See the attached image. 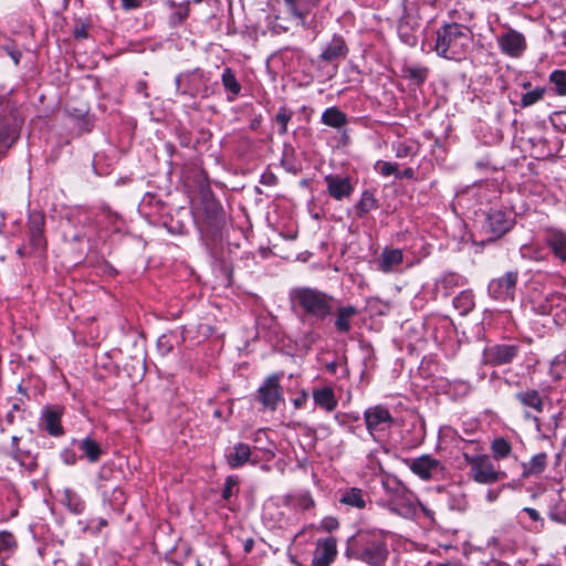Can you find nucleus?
<instances>
[{"instance_id": "f257e3e1", "label": "nucleus", "mask_w": 566, "mask_h": 566, "mask_svg": "<svg viewBox=\"0 0 566 566\" xmlns=\"http://www.w3.org/2000/svg\"><path fill=\"white\" fill-rule=\"evenodd\" d=\"M289 297L292 310L298 313L304 322L307 319L323 322L335 310V297L314 287H294L290 291Z\"/></svg>"}, {"instance_id": "f03ea898", "label": "nucleus", "mask_w": 566, "mask_h": 566, "mask_svg": "<svg viewBox=\"0 0 566 566\" xmlns=\"http://www.w3.org/2000/svg\"><path fill=\"white\" fill-rule=\"evenodd\" d=\"M345 556L369 566H385L389 556L384 532L360 531L346 541Z\"/></svg>"}, {"instance_id": "7ed1b4c3", "label": "nucleus", "mask_w": 566, "mask_h": 566, "mask_svg": "<svg viewBox=\"0 0 566 566\" xmlns=\"http://www.w3.org/2000/svg\"><path fill=\"white\" fill-rule=\"evenodd\" d=\"M472 41L468 27L450 23L437 31L434 51L441 57L460 61L464 57Z\"/></svg>"}, {"instance_id": "20e7f679", "label": "nucleus", "mask_w": 566, "mask_h": 566, "mask_svg": "<svg viewBox=\"0 0 566 566\" xmlns=\"http://www.w3.org/2000/svg\"><path fill=\"white\" fill-rule=\"evenodd\" d=\"M465 464L469 467V476L480 484H493L507 478L505 471L495 468L488 454L463 453Z\"/></svg>"}, {"instance_id": "39448f33", "label": "nucleus", "mask_w": 566, "mask_h": 566, "mask_svg": "<svg viewBox=\"0 0 566 566\" xmlns=\"http://www.w3.org/2000/svg\"><path fill=\"white\" fill-rule=\"evenodd\" d=\"M521 345L518 343H502L489 345L482 354L484 365L492 367L509 365L520 355Z\"/></svg>"}, {"instance_id": "423d86ee", "label": "nucleus", "mask_w": 566, "mask_h": 566, "mask_svg": "<svg viewBox=\"0 0 566 566\" xmlns=\"http://www.w3.org/2000/svg\"><path fill=\"white\" fill-rule=\"evenodd\" d=\"M45 216L41 211L29 213L27 222L29 248L34 253H43L46 249V238L44 235Z\"/></svg>"}, {"instance_id": "0eeeda50", "label": "nucleus", "mask_w": 566, "mask_h": 566, "mask_svg": "<svg viewBox=\"0 0 566 566\" xmlns=\"http://www.w3.org/2000/svg\"><path fill=\"white\" fill-rule=\"evenodd\" d=\"M22 123V119L13 113L0 117V157L6 156L19 139Z\"/></svg>"}, {"instance_id": "6e6552de", "label": "nucleus", "mask_w": 566, "mask_h": 566, "mask_svg": "<svg viewBox=\"0 0 566 566\" xmlns=\"http://www.w3.org/2000/svg\"><path fill=\"white\" fill-rule=\"evenodd\" d=\"M364 419L366 428L374 439L376 433L390 429L394 423L390 411L380 405L367 408Z\"/></svg>"}, {"instance_id": "1a4fd4ad", "label": "nucleus", "mask_w": 566, "mask_h": 566, "mask_svg": "<svg viewBox=\"0 0 566 566\" xmlns=\"http://www.w3.org/2000/svg\"><path fill=\"white\" fill-rule=\"evenodd\" d=\"M514 226V219L503 210H491L483 229L490 240H496L507 233Z\"/></svg>"}, {"instance_id": "9d476101", "label": "nucleus", "mask_w": 566, "mask_h": 566, "mask_svg": "<svg viewBox=\"0 0 566 566\" xmlns=\"http://www.w3.org/2000/svg\"><path fill=\"white\" fill-rule=\"evenodd\" d=\"M517 277V271H509L503 276L491 280L488 286L489 294L499 301L513 300Z\"/></svg>"}, {"instance_id": "9b49d317", "label": "nucleus", "mask_w": 566, "mask_h": 566, "mask_svg": "<svg viewBox=\"0 0 566 566\" xmlns=\"http://www.w3.org/2000/svg\"><path fill=\"white\" fill-rule=\"evenodd\" d=\"M409 468L416 475L424 481L431 480L437 475L442 474L444 471L442 463L430 454H423L412 459Z\"/></svg>"}, {"instance_id": "f8f14e48", "label": "nucleus", "mask_w": 566, "mask_h": 566, "mask_svg": "<svg viewBox=\"0 0 566 566\" xmlns=\"http://www.w3.org/2000/svg\"><path fill=\"white\" fill-rule=\"evenodd\" d=\"M258 399L264 408L275 410L282 399V388L277 375L269 376L258 390Z\"/></svg>"}, {"instance_id": "ddd939ff", "label": "nucleus", "mask_w": 566, "mask_h": 566, "mask_svg": "<svg viewBox=\"0 0 566 566\" xmlns=\"http://www.w3.org/2000/svg\"><path fill=\"white\" fill-rule=\"evenodd\" d=\"M543 240L554 256L562 263H566V231L556 227L542 229Z\"/></svg>"}, {"instance_id": "4468645a", "label": "nucleus", "mask_w": 566, "mask_h": 566, "mask_svg": "<svg viewBox=\"0 0 566 566\" xmlns=\"http://www.w3.org/2000/svg\"><path fill=\"white\" fill-rule=\"evenodd\" d=\"M499 45L506 55L518 57L526 49V40L521 32L510 29L499 38Z\"/></svg>"}, {"instance_id": "2eb2a0df", "label": "nucleus", "mask_w": 566, "mask_h": 566, "mask_svg": "<svg viewBox=\"0 0 566 566\" xmlns=\"http://www.w3.org/2000/svg\"><path fill=\"white\" fill-rule=\"evenodd\" d=\"M325 182L328 195L335 200L348 198L354 191V186L348 177L328 175L325 177Z\"/></svg>"}, {"instance_id": "dca6fc26", "label": "nucleus", "mask_w": 566, "mask_h": 566, "mask_svg": "<svg viewBox=\"0 0 566 566\" xmlns=\"http://www.w3.org/2000/svg\"><path fill=\"white\" fill-rule=\"evenodd\" d=\"M337 554V543L334 537L319 539L313 557V566H329Z\"/></svg>"}, {"instance_id": "f3484780", "label": "nucleus", "mask_w": 566, "mask_h": 566, "mask_svg": "<svg viewBox=\"0 0 566 566\" xmlns=\"http://www.w3.org/2000/svg\"><path fill=\"white\" fill-rule=\"evenodd\" d=\"M348 48L340 35H334L319 54V60L324 62H336L345 59Z\"/></svg>"}, {"instance_id": "a211bd4d", "label": "nucleus", "mask_w": 566, "mask_h": 566, "mask_svg": "<svg viewBox=\"0 0 566 566\" xmlns=\"http://www.w3.org/2000/svg\"><path fill=\"white\" fill-rule=\"evenodd\" d=\"M358 314L354 305L338 306L335 313L334 327L338 334H347L352 329V319Z\"/></svg>"}, {"instance_id": "6ab92c4d", "label": "nucleus", "mask_w": 566, "mask_h": 566, "mask_svg": "<svg viewBox=\"0 0 566 566\" xmlns=\"http://www.w3.org/2000/svg\"><path fill=\"white\" fill-rule=\"evenodd\" d=\"M322 0H284L291 14L298 19L303 25L306 23L307 13L321 3Z\"/></svg>"}, {"instance_id": "aec40b11", "label": "nucleus", "mask_w": 566, "mask_h": 566, "mask_svg": "<svg viewBox=\"0 0 566 566\" xmlns=\"http://www.w3.org/2000/svg\"><path fill=\"white\" fill-rule=\"evenodd\" d=\"M61 411L55 408L46 407L41 417L42 427L52 436H60L63 432L61 426Z\"/></svg>"}, {"instance_id": "412c9836", "label": "nucleus", "mask_w": 566, "mask_h": 566, "mask_svg": "<svg viewBox=\"0 0 566 566\" xmlns=\"http://www.w3.org/2000/svg\"><path fill=\"white\" fill-rule=\"evenodd\" d=\"M523 472L522 478L541 475L547 467V454L545 452L537 453L531 458L526 463H522Z\"/></svg>"}, {"instance_id": "4be33fe9", "label": "nucleus", "mask_w": 566, "mask_h": 566, "mask_svg": "<svg viewBox=\"0 0 566 566\" xmlns=\"http://www.w3.org/2000/svg\"><path fill=\"white\" fill-rule=\"evenodd\" d=\"M251 455V448L247 443H237L229 453L226 454L227 463L231 468L244 465Z\"/></svg>"}, {"instance_id": "5701e85b", "label": "nucleus", "mask_w": 566, "mask_h": 566, "mask_svg": "<svg viewBox=\"0 0 566 566\" xmlns=\"http://www.w3.org/2000/svg\"><path fill=\"white\" fill-rule=\"evenodd\" d=\"M402 258L400 249H385L378 261V269L384 273H389L402 262Z\"/></svg>"}, {"instance_id": "b1692460", "label": "nucleus", "mask_w": 566, "mask_h": 566, "mask_svg": "<svg viewBox=\"0 0 566 566\" xmlns=\"http://www.w3.org/2000/svg\"><path fill=\"white\" fill-rule=\"evenodd\" d=\"M80 451L81 458L87 459L90 462H97L103 453L101 446L91 437H86L75 442Z\"/></svg>"}, {"instance_id": "393cba45", "label": "nucleus", "mask_w": 566, "mask_h": 566, "mask_svg": "<svg viewBox=\"0 0 566 566\" xmlns=\"http://www.w3.org/2000/svg\"><path fill=\"white\" fill-rule=\"evenodd\" d=\"M515 398L520 401L521 405L531 408L538 413L543 412L544 410V402L542 396L535 389L518 391L516 392Z\"/></svg>"}, {"instance_id": "a878e982", "label": "nucleus", "mask_w": 566, "mask_h": 566, "mask_svg": "<svg viewBox=\"0 0 566 566\" xmlns=\"http://www.w3.org/2000/svg\"><path fill=\"white\" fill-rule=\"evenodd\" d=\"M313 399L316 406L333 411L337 407L334 390L331 387H323L313 391Z\"/></svg>"}, {"instance_id": "bb28decb", "label": "nucleus", "mask_w": 566, "mask_h": 566, "mask_svg": "<svg viewBox=\"0 0 566 566\" xmlns=\"http://www.w3.org/2000/svg\"><path fill=\"white\" fill-rule=\"evenodd\" d=\"M401 9L402 14L399 18L398 31L400 35L408 36L409 31L419 27V19L411 13V8L406 3V1L402 2Z\"/></svg>"}, {"instance_id": "cd10ccee", "label": "nucleus", "mask_w": 566, "mask_h": 566, "mask_svg": "<svg viewBox=\"0 0 566 566\" xmlns=\"http://www.w3.org/2000/svg\"><path fill=\"white\" fill-rule=\"evenodd\" d=\"M366 497L367 495L361 489L350 488L342 494L339 503L358 510H363L365 509L367 503Z\"/></svg>"}, {"instance_id": "c85d7f7f", "label": "nucleus", "mask_w": 566, "mask_h": 566, "mask_svg": "<svg viewBox=\"0 0 566 566\" xmlns=\"http://www.w3.org/2000/svg\"><path fill=\"white\" fill-rule=\"evenodd\" d=\"M562 295L559 293H549L543 298L533 300V311L541 315H548L553 311L554 306L558 305Z\"/></svg>"}, {"instance_id": "c756f323", "label": "nucleus", "mask_w": 566, "mask_h": 566, "mask_svg": "<svg viewBox=\"0 0 566 566\" xmlns=\"http://www.w3.org/2000/svg\"><path fill=\"white\" fill-rule=\"evenodd\" d=\"M322 123L333 128H342L347 123V116L337 107H328L322 114Z\"/></svg>"}, {"instance_id": "7c9ffc66", "label": "nucleus", "mask_w": 566, "mask_h": 566, "mask_svg": "<svg viewBox=\"0 0 566 566\" xmlns=\"http://www.w3.org/2000/svg\"><path fill=\"white\" fill-rule=\"evenodd\" d=\"M61 502L73 514H81L85 510V503L82 497L72 489H65Z\"/></svg>"}, {"instance_id": "2f4dec72", "label": "nucleus", "mask_w": 566, "mask_h": 566, "mask_svg": "<svg viewBox=\"0 0 566 566\" xmlns=\"http://www.w3.org/2000/svg\"><path fill=\"white\" fill-rule=\"evenodd\" d=\"M492 457L494 460L500 461L507 459L512 455V443L505 438H495L490 446Z\"/></svg>"}, {"instance_id": "473e14b6", "label": "nucleus", "mask_w": 566, "mask_h": 566, "mask_svg": "<svg viewBox=\"0 0 566 566\" xmlns=\"http://www.w3.org/2000/svg\"><path fill=\"white\" fill-rule=\"evenodd\" d=\"M378 200L375 198L370 190H365L361 193L360 200L355 206L357 217L363 218L371 210L378 208Z\"/></svg>"}, {"instance_id": "72a5a7b5", "label": "nucleus", "mask_w": 566, "mask_h": 566, "mask_svg": "<svg viewBox=\"0 0 566 566\" xmlns=\"http://www.w3.org/2000/svg\"><path fill=\"white\" fill-rule=\"evenodd\" d=\"M223 87L232 95L229 101H233L241 93V85L238 82L232 69L226 67L221 76Z\"/></svg>"}, {"instance_id": "f704fd0d", "label": "nucleus", "mask_w": 566, "mask_h": 566, "mask_svg": "<svg viewBox=\"0 0 566 566\" xmlns=\"http://www.w3.org/2000/svg\"><path fill=\"white\" fill-rule=\"evenodd\" d=\"M190 12V2L185 1L178 4L176 9L172 10L171 14L168 18V25L170 28H177L181 25L187 18L189 17Z\"/></svg>"}, {"instance_id": "c9c22d12", "label": "nucleus", "mask_w": 566, "mask_h": 566, "mask_svg": "<svg viewBox=\"0 0 566 566\" xmlns=\"http://www.w3.org/2000/svg\"><path fill=\"white\" fill-rule=\"evenodd\" d=\"M405 75L416 84L421 85L427 80L429 70L426 66L410 65L403 69Z\"/></svg>"}, {"instance_id": "e433bc0d", "label": "nucleus", "mask_w": 566, "mask_h": 566, "mask_svg": "<svg viewBox=\"0 0 566 566\" xmlns=\"http://www.w3.org/2000/svg\"><path fill=\"white\" fill-rule=\"evenodd\" d=\"M453 304L462 314H467L474 307L473 296L469 292H461L457 297H454Z\"/></svg>"}, {"instance_id": "4c0bfd02", "label": "nucleus", "mask_w": 566, "mask_h": 566, "mask_svg": "<svg viewBox=\"0 0 566 566\" xmlns=\"http://www.w3.org/2000/svg\"><path fill=\"white\" fill-rule=\"evenodd\" d=\"M549 82L554 85L556 94L566 95V72L564 70L553 71Z\"/></svg>"}, {"instance_id": "58836bf2", "label": "nucleus", "mask_w": 566, "mask_h": 566, "mask_svg": "<svg viewBox=\"0 0 566 566\" xmlns=\"http://www.w3.org/2000/svg\"><path fill=\"white\" fill-rule=\"evenodd\" d=\"M545 92L546 90L544 87H536L535 90L523 94L521 98V106L530 107L534 105L535 103L543 99Z\"/></svg>"}, {"instance_id": "ea45409f", "label": "nucleus", "mask_w": 566, "mask_h": 566, "mask_svg": "<svg viewBox=\"0 0 566 566\" xmlns=\"http://www.w3.org/2000/svg\"><path fill=\"white\" fill-rule=\"evenodd\" d=\"M292 118V112L286 108H280L275 116V122L280 125L279 134L285 135L287 133V124Z\"/></svg>"}, {"instance_id": "a19ab883", "label": "nucleus", "mask_w": 566, "mask_h": 566, "mask_svg": "<svg viewBox=\"0 0 566 566\" xmlns=\"http://www.w3.org/2000/svg\"><path fill=\"white\" fill-rule=\"evenodd\" d=\"M190 78V74L186 73H181V74H178L176 77H175V84H176V91L178 94L180 95H190V96H195L196 95V90H193L192 87H184L182 86V83L188 81Z\"/></svg>"}, {"instance_id": "79ce46f5", "label": "nucleus", "mask_w": 566, "mask_h": 566, "mask_svg": "<svg viewBox=\"0 0 566 566\" xmlns=\"http://www.w3.org/2000/svg\"><path fill=\"white\" fill-rule=\"evenodd\" d=\"M396 157L405 158L408 156H415L417 153L416 147L412 144L408 143H397L394 145Z\"/></svg>"}, {"instance_id": "37998d69", "label": "nucleus", "mask_w": 566, "mask_h": 566, "mask_svg": "<svg viewBox=\"0 0 566 566\" xmlns=\"http://www.w3.org/2000/svg\"><path fill=\"white\" fill-rule=\"evenodd\" d=\"M376 170L379 171L382 176L388 177L391 175H396L398 172V165L396 163H389V161H377L376 164Z\"/></svg>"}, {"instance_id": "c03bdc74", "label": "nucleus", "mask_w": 566, "mask_h": 566, "mask_svg": "<svg viewBox=\"0 0 566 566\" xmlns=\"http://www.w3.org/2000/svg\"><path fill=\"white\" fill-rule=\"evenodd\" d=\"M238 480L233 476H228L222 491V497L229 500L233 494V489L237 486Z\"/></svg>"}, {"instance_id": "a18cd8bd", "label": "nucleus", "mask_w": 566, "mask_h": 566, "mask_svg": "<svg viewBox=\"0 0 566 566\" xmlns=\"http://www.w3.org/2000/svg\"><path fill=\"white\" fill-rule=\"evenodd\" d=\"M15 546V541L10 533H0V549H11Z\"/></svg>"}, {"instance_id": "49530a36", "label": "nucleus", "mask_w": 566, "mask_h": 566, "mask_svg": "<svg viewBox=\"0 0 566 566\" xmlns=\"http://www.w3.org/2000/svg\"><path fill=\"white\" fill-rule=\"evenodd\" d=\"M322 527L327 532H332L338 527V521L335 517H325L322 521Z\"/></svg>"}, {"instance_id": "de8ad7c7", "label": "nucleus", "mask_w": 566, "mask_h": 566, "mask_svg": "<svg viewBox=\"0 0 566 566\" xmlns=\"http://www.w3.org/2000/svg\"><path fill=\"white\" fill-rule=\"evenodd\" d=\"M122 7L125 10H134L140 8L144 0H120Z\"/></svg>"}, {"instance_id": "09e8293b", "label": "nucleus", "mask_w": 566, "mask_h": 566, "mask_svg": "<svg viewBox=\"0 0 566 566\" xmlns=\"http://www.w3.org/2000/svg\"><path fill=\"white\" fill-rule=\"evenodd\" d=\"M397 178L398 179H413L415 178V170L410 167L403 169L402 171H399L397 172Z\"/></svg>"}, {"instance_id": "8fccbe9b", "label": "nucleus", "mask_w": 566, "mask_h": 566, "mask_svg": "<svg viewBox=\"0 0 566 566\" xmlns=\"http://www.w3.org/2000/svg\"><path fill=\"white\" fill-rule=\"evenodd\" d=\"M523 512H525L534 522L542 521L539 513L535 509L524 507Z\"/></svg>"}, {"instance_id": "3c124183", "label": "nucleus", "mask_w": 566, "mask_h": 566, "mask_svg": "<svg viewBox=\"0 0 566 566\" xmlns=\"http://www.w3.org/2000/svg\"><path fill=\"white\" fill-rule=\"evenodd\" d=\"M17 253L21 256V258H24V256H30L32 254H35L30 248H29V243L28 244H23L21 245L18 250H17Z\"/></svg>"}, {"instance_id": "603ef678", "label": "nucleus", "mask_w": 566, "mask_h": 566, "mask_svg": "<svg viewBox=\"0 0 566 566\" xmlns=\"http://www.w3.org/2000/svg\"><path fill=\"white\" fill-rule=\"evenodd\" d=\"M75 39H85L88 36V32H87V29L82 25L80 28H76L73 32Z\"/></svg>"}, {"instance_id": "864d4df0", "label": "nucleus", "mask_w": 566, "mask_h": 566, "mask_svg": "<svg viewBox=\"0 0 566 566\" xmlns=\"http://www.w3.org/2000/svg\"><path fill=\"white\" fill-rule=\"evenodd\" d=\"M499 494H500V492H499V491L490 490V491L486 493V500H488L489 502H494V501L499 497Z\"/></svg>"}, {"instance_id": "5fc2aeb1", "label": "nucleus", "mask_w": 566, "mask_h": 566, "mask_svg": "<svg viewBox=\"0 0 566 566\" xmlns=\"http://www.w3.org/2000/svg\"><path fill=\"white\" fill-rule=\"evenodd\" d=\"M274 180H275L274 175H269V176L263 175V176H262V182H263V184L272 185V184L274 182Z\"/></svg>"}, {"instance_id": "6e6d98bb", "label": "nucleus", "mask_w": 566, "mask_h": 566, "mask_svg": "<svg viewBox=\"0 0 566 566\" xmlns=\"http://www.w3.org/2000/svg\"><path fill=\"white\" fill-rule=\"evenodd\" d=\"M9 54L12 57V60L14 61V63L19 64L20 57H21V53L18 52V51H10Z\"/></svg>"}, {"instance_id": "4d7b16f0", "label": "nucleus", "mask_w": 566, "mask_h": 566, "mask_svg": "<svg viewBox=\"0 0 566 566\" xmlns=\"http://www.w3.org/2000/svg\"><path fill=\"white\" fill-rule=\"evenodd\" d=\"M253 544L254 542L252 538L247 539L244 543V552L250 553L252 551Z\"/></svg>"}, {"instance_id": "13d9d810", "label": "nucleus", "mask_w": 566, "mask_h": 566, "mask_svg": "<svg viewBox=\"0 0 566 566\" xmlns=\"http://www.w3.org/2000/svg\"><path fill=\"white\" fill-rule=\"evenodd\" d=\"M560 125L566 128V111L557 114Z\"/></svg>"}, {"instance_id": "bf43d9fd", "label": "nucleus", "mask_w": 566, "mask_h": 566, "mask_svg": "<svg viewBox=\"0 0 566 566\" xmlns=\"http://www.w3.org/2000/svg\"><path fill=\"white\" fill-rule=\"evenodd\" d=\"M65 462L67 464H74L75 463V454H69V455H65Z\"/></svg>"}, {"instance_id": "052dcab7", "label": "nucleus", "mask_w": 566, "mask_h": 566, "mask_svg": "<svg viewBox=\"0 0 566 566\" xmlns=\"http://www.w3.org/2000/svg\"><path fill=\"white\" fill-rule=\"evenodd\" d=\"M165 3L171 10L176 9V7H178V4H179V3H176L174 0H165Z\"/></svg>"}, {"instance_id": "680f3d73", "label": "nucleus", "mask_w": 566, "mask_h": 566, "mask_svg": "<svg viewBox=\"0 0 566 566\" xmlns=\"http://www.w3.org/2000/svg\"><path fill=\"white\" fill-rule=\"evenodd\" d=\"M528 249H530V247H528V245H526V244H525V245H523V247L521 248L522 256H526V251H527Z\"/></svg>"}, {"instance_id": "e2e57ef3", "label": "nucleus", "mask_w": 566, "mask_h": 566, "mask_svg": "<svg viewBox=\"0 0 566 566\" xmlns=\"http://www.w3.org/2000/svg\"><path fill=\"white\" fill-rule=\"evenodd\" d=\"M12 457L15 459V460H20V457H19V449L15 448L14 452L12 453Z\"/></svg>"}, {"instance_id": "0e129e2a", "label": "nucleus", "mask_w": 566, "mask_h": 566, "mask_svg": "<svg viewBox=\"0 0 566 566\" xmlns=\"http://www.w3.org/2000/svg\"><path fill=\"white\" fill-rule=\"evenodd\" d=\"M19 441V438L18 437H12V446L15 448L17 443Z\"/></svg>"}, {"instance_id": "69168bd1", "label": "nucleus", "mask_w": 566, "mask_h": 566, "mask_svg": "<svg viewBox=\"0 0 566 566\" xmlns=\"http://www.w3.org/2000/svg\"><path fill=\"white\" fill-rule=\"evenodd\" d=\"M182 86H184V87H185V86H186V87H191V85H190V78H189L188 81L184 82V83H182Z\"/></svg>"}, {"instance_id": "338daca9", "label": "nucleus", "mask_w": 566, "mask_h": 566, "mask_svg": "<svg viewBox=\"0 0 566 566\" xmlns=\"http://www.w3.org/2000/svg\"><path fill=\"white\" fill-rule=\"evenodd\" d=\"M530 86H531V83H530V82H525V83L523 84V87H524V88H528Z\"/></svg>"}, {"instance_id": "774afa93", "label": "nucleus", "mask_w": 566, "mask_h": 566, "mask_svg": "<svg viewBox=\"0 0 566 566\" xmlns=\"http://www.w3.org/2000/svg\"><path fill=\"white\" fill-rule=\"evenodd\" d=\"M437 566H452V565L449 563H442V564H438Z\"/></svg>"}]
</instances>
